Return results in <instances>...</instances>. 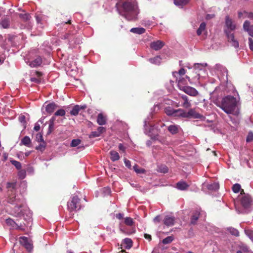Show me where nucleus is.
<instances>
[{
	"label": "nucleus",
	"mask_w": 253,
	"mask_h": 253,
	"mask_svg": "<svg viewBox=\"0 0 253 253\" xmlns=\"http://www.w3.org/2000/svg\"><path fill=\"white\" fill-rule=\"evenodd\" d=\"M97 131H92L91 133L89 135V138H94L100 136V134L98 133Z\"/></svg>",
	"instance_id": "47"
},
{
	"label": "nucleus",
	"mask_w": 253,
	"mask_h": 253,
	"mask_svg": "<svg viewBox=\"0 0 253 253\" xmlns=\"http://www.w3.org/2000/svg\"><path fill=\"white\" fill-rule=\"evenodd\" d=\"M179 126L177 125H170L168 126V130L172 134H176L178 131Z\"/></svg>",
	"instance_id": "26"
},
{
	"label": "nucleus",
	"mask_w": 253,
	"mask_h": 253,
	"mask_svg": "<svg viewBox=\"0 0 253 253\" xmlns=\"http://www.w3.org/2000/svg\"><path fill=\"white\" fill-rule=\"evenodd\" d=\"M133 169L136 172V173L138 174L144 173L145 172V170L143 169L139 168L138 166L135 164L133 167Z\"/></svg>",
	"instance_id": "38"
},
{
	"label": "nucleus",
	"mask_w": 253,
	"mask_h": 253,
	"mask_svg": "<svg viewBox=\"0 0 253 253\" xmlns=\"http://www.w3.org/2000/svg\"><path fill=\"white\" fill-rule=\"evenodd\" d=\"M145 29L142 27L132 28L130 29V32L137 34H142L145 32Z\"/></svg>",
	"instance_id": "24"
},
{
	"label": "nucleus",
	"mask_w": 253,
	"mask_h": 253,
	"mask_svg": "<svg viewBox=\"0 0 253 253\" xmlns=\"http://www.w3.org/2000/svg\"><path fill=\"white\" fill-rule=\"evenodd\" d=\"M152 22L150 21L149 20H144L143 21L142 24H144L145 26H150L152 24Z\"/></svg>",
	"instance_id": "60"
},
{
	"label": "nucleus",
	"mask_w": 253,
	"mask_h": 253,
	"mask_svg": "<svg viewBox=\"0 0 253 253\" xmlns=\"http://www.w3.org/2000/svg\"><path fill=\"white\" fill-rule=\"evenodd\" d=\"M56 116H54L50 119L49 122L48 133H50L54 129V122L56 121Z\"/></svg>",
	"instance_id": "22"
},
{
	"label": "nucleus",
	"mask_w": 253,
	"mask_h": 253,
	"mask_svg": "<svg viewBox=\"0 0 253 253\" xmlns=\"http://www.w3.org/2000/svg\"><path fill=\"white\" fill-rule=\"evenodd\" d=\"M250 23L249 21H245L243 24V28L245 31H247L249 33V34L251 36H253V33L251 31V30L250 29Z\"/></svg>",
	"instance_id": "32"
},
{
	"label": "nucleus",
	"mask_w": 253,
	"mask_h": 253,
	"mask_svg": "<svg viewBox=\"0 0 253 253\" xmlns=\"http://www.w3.org/2000/svg\"><path fill=\"white\" fill-rule=\"evenodd\" d=\"M81 141L80 139H73V140H72V141L71 142V146L73 147H76V146H78L81 143Z\"/></svg>",
	"instance_id": "45"
},
{
	"label": "nucleus",
	"mask_w": 253,
	"mask_h": 253,
	"mask_svg": "<svg viewBox=\"0 0 253 253\" xmlns=\"http://www.w3.org/2000/svg\"><path fill=\"white\" fill-rule=\"evenodd\" d=\"M34 129L36 131H39L40 130V125L38 123V122H37V123H36L35 124L34 127Z\"/></svg>",
	"instance_id": "61"
},
{
	"label": "nucleus",
	"mask_w": 253,
	"mask_h": 253,
	"mask_svg": "<svg viewBox=\"0 0 253 253\" xmlns=\"http://www.w3.org/2000/svg\"><path fill=\"white\" fill-rule=\"evenodd\" d=\"M16 182H7L6 184V188L10 190L11 193H13L16 190Z\"/></svg>",
	"instance_id": "29"
},
{
	"label": "nucleus",
	"mask_w": 253,
	"mask_h": 253,
	"mask_svg": "<svg viewBox=\"0 0 253 253\" xmlns=\"http://www.w3.org/2000/svg\"><path fill=\"white\" fill-rule=\"evenodd\" d=\"M189 1V0H174V3L176 6L182 7L184 5H186Z\"/></svg>",
	"instance_id": "31"
},
{
	"label": "nucleus",
	"mask_w": 253,
	"mask_h": 253,
	"mask_svg": "<svg viewBox=\"0 0 253 253\" xmlns=\"http://www.w3.org/2000/svg\"><path fill=\"white\" fill-rule=\"evenodd\" d=\"M181 109H174L171 107H167L165 109V112L168 116H171L173 117H180Z\"/></svg>",
	"instance_id": "11"
},
{
	"label": "nucleus",
	"mask_w": 253,
	"mask_h": 253,
	"mask_svg": "<svg viewBox=\"0 0 253 253\" xmlns=\"http://www.w3.org/2000/svg\"><path fill=\"white\" fill-rule=\"evenodd\" d=\"M249 44L250 49L253 51V40L251 38H249Z\"/></svg>",
	"instance_id": "53"
},
{
	"label": "nucleus",
	"mask_w": 253,
	"mask_h": 253,
	"mask_svg": "<svg viewBox=\"0 0 253 253\" xmlns=\"http://www.w3.org/2000/svg\"><path fill=\"white\" fill-rule=\"evenodd\" d=\"M42 62H44V60L41 57L39 56L35 59L33 63H42Z\"/></svg>",
	"instance_id": "50"
},
{
	"label": "nucleus",
	"mask_w": 253,
	"mask_h": 253,
	"mask_svg": "<svg viewBox=\"0 0 253 253\" xmlns=\"http://www.w3.org/2000/svg\"><path fill=\"white\" fill-rule=\"evenodd\" d=\"M161 58L160 56H157L153 58H150L149 61L152 63H159Z\"/></svg>",
	"instance_id": "43"
},
{
	"label": "nucleus",
	"mask_w": 253,
	"mask_h": 253,
	"mask_svg": "<svg viewBox=\"0 0 253 253\" xmlns=\"http://www.w3.org/2000/svg\"><path fill=\"white\" fill-rule=\"evenodd\" d=\"M67 206L70 211L79 210L81 209L80 199L77 196H74L68 203Z\"/></svg>",
	"instance_id": "7"
},
{
	"label": "nucleus",
	"mask_w": 253,
	"mask_h": 253,
	"mask_svg": "<svg viewBox=\"0 0 253 253\" xmlns=\"http://www.w3.org/2000/svg\"><path fill=\"white\" fill-rule=\"evenodd\" d=\"M119 149L123 152L125 151L126 150V148L124 147L123 144L121 143L119 144Z\"/></svg>",
	"instance_id": "64"
},
{
	"label": "nucleus",
	"mask_w": 253,
	"mask_h": 253,
	"mask_svg": "<svg viewBox=\"0 0 253 253\" xmlns=\"http://www.w3.org/2000/svg\"><path fill=\"white\" fill-rule=\"evenodd\" d=\"M6 224L8 226L10 229H16L18 230H23V228L21 226H19L16 222L11 218H7L5 220Z\"/></svg>",
	"instance_id": "13"
},
{
	"label": "nucleus",
	"mask_w": 253,
	"mask_h": 253,
	"mask_svg": "<svg viewBox=\"0 0 253 253\" xmlns=\"http://www.w3.org/2000/svg\"><path fill=\"white\" fill-rule=\"evenodd\" d=\"M168 168L165 165H161L158 167V171L162 173H167L168 172Z\"/></svg>",
	"instance_id": "41"
},
{
	"label": "nucleus",
	"mask_w": 253,
	"mask_h": 253,
	"mask_svg": "<svg viewBox=\"0 0 253 253\" xmlns=\"http://www.w3.org/2000/svg\"><path fill=\"white\" fill-rule=\"evenodd\" d=\"M10 162L17 169L19 170L21 169V164L19 162L14 160H10Z\"/></svg>",
	"instance_id": "37"
},
{
	"label": "nucleus",
	"mask_w": 253,
	"mask_h": 253,
	"mask_svg": "<svg viewBox=\"0 0 253 253\" xmlns=\"http://www.w3.org/2000/svg\"><path fill=\"white\" fill-rule=\"evenodd\" d=\"M182 79L178 81V86L179 88L189 95L196 96L198 94V91L194 87L190 86L183 85Z\"/></svg>",
	"instance_id": "5"
},
{
	"label": "nucleus",
	"mask_w": 253,
	"mask_h": 253,
	"mask_svg": "<svg viewBox=\"0 0 253 253\" xmlns=\"http://www.w3.org/2000/svg\"><path fill=\"white\" fill-rule=\"evenodd\" d=\"M243 192V190H242L241 195L239 196V199L242 206L247 209L250 206L252 200L250 196L248 194H245V193L243 194L242 192Z\"/></svg>",
	"instance_id": "8"
},
{
	"label": "nucleus",
	"mask_w": 253,
	"mask_h": 253,
	"mask_svg": "<svg viewBox=\"0 0 253 253\" xmlns=\"http://www.w3.org/2000/svg\"><path fill=\"white\" fill-rule=\"evenodd\" d=\"M227 230L232 235L235 236H239V232L238 230L233 227H230L227 228Z\"/></svg>",
	"instance_id": "34"
},
{
	"label": "nucleus",
	"mask_w": 253,
	"mask_h": 253,
	"mask_svg": "<svg viewBox=\"0 0 253 253\" xmlns=\"http://www.w3.org/2000/svg\"><path fill=\"white\" fill-rule=\"evenodd\" d=\"M57 105L54 102L47 104L45 107V111L49 114H51L55 110Z\"/></svg>",
	"instance_id": "18"
},
{
	"label": "nucleus",
	"mask_w": 253,
	"mask_h": 253,
	"mask_svg": "<svg viewBox=\"0 0 253 253\" xmlns=\"http://www.w3.org/2000/svg\"><path fill=\"white\" fill-rule=\"evenodd\" d=\"M31 74L32 76H35L36 77H31L30 78V81L32 82H34L36 84H39L41 82V77L42 76V73L37 71H34L33 70L31 72Z\"/></svg>",
	"instance_id": "10"
},
{
	"label": "nucleus",
	"mask_w": 253,
	"mask_h": 253,
	"mask_svg": "<svg viewBox=\"0 0 253 253\" xmlns=\"http://www.w3.org/2000/svg\"><path fill=\"white\" fill-rule=\"evenodd\" d=\"M18 16L25 22H29L31 18L30 14L28 13H19L18 14Z\"/></svg>",
	"instance_id": "28"
},
{
	"label": "nucleus",
	"mask_w": 253,
	"mask_h": 253,
	"mask_svg": "<svg viewBox=\"0 0 253 253\" xmlns=\"http://www.w3.org/2000/svg\"><path fill=\"white\" fill-rule=\"evenodd\" d=\"M8 202L15 205L14 210L16 216H23L26 220H30L31 219V213L29 209L25 208L23 210H20V208L24 207L25 203V199L22 194L11 195L9 196Z\"/></svg>",
	"instance_id": "2"
},
{
	"label": "nucleus",
	"mask_w": 253,
	"mask_h": 253,
	"mask_svg": "<svg viewBox=\"0 0 253 253\" xmlns=\"http://www.w3.org/2000/svg\"><path fill=\"white\" fill-rule=\"evenodd\" d=\"M124 223L129 226H131L134 224L133 220L132 218L127 217L125 218Z\"/></svg>",
	"instance_id": "40"
},
{
	"label": "nucleus",
	"mask_w": 253,
	"mask_h": 253,
	"mask_svg": "<svg viewBox=\"0 0 253 253\" xmlns=\"http://www.w3.org/2000/svg\"><path fill=\"white\" fill-rule=\"evenodd\" d=\"M66 112L64 109H59L57 110L54 114L55 116H64L65 115Z\"/></svg>",
	"instance_id": "44"
},
{
	"label": "nucleus",
	"mask_w": 253,
	"mask_h": 253,
	"mask_svg": "<svg viewBox=\"0 0 253 253\" xmlns=\"http://www.w3.org/2000/svg\"><path fill=\"white\" fill-rule=\"evenodd\" d=\"M36 150H40V151H42L44 150L45 149V145H44V143H43L42 142V144H40V145H39L38 146H37L36 147Z\"/></svg>",
	"instance_id": "48"
},
{
	"label": "nucleus",
	"mask_w": 253,
	"mask_h": 253,
	"mask_svg": "<svg viewBox=\"0 0 253 253\" xmlns=\"http://www.w3.org/2000/svg\"><path fill=\"white\" fill-rule=\"evenodd\" d=\"M241 189V185L238 183H236L233 185L232 190L235 193L239 192Z\"/></svg>",
	"instance_id": "42"
},
{
	"label": "nucleus",
	"mask_w": 253,
	"mask_h": 253,
	"mask_svg": "<svg viewBox=\"0 0 253 253\" xmlns=\"http://www.w3.org/2000/svg\"><path fill=\"white\" fill-rule=\"evenodd\" d=\"M237 98L231 95H227L222 98L217 106L227 114L237 115Z\"/></svg>",
	"instance_id": "3"
},
{
	"label": "nucleus",
	"mask_w": 253,
	"mask_h": 253,
	"mask_svg": "<svg viewBox=\"0 0 253 253\" xmlns=\"http://www.w3.org/2000/svg\"><path fill=\"white\" fill-rule=\"evenodd\" d=\"M97 123L100 126H102L106 124V119L101 113L99 114L97 116Z\"/></svg>",
	"instance_id": "23"
},
{
	"label": "nucleus",
	"mask_w": 253,
	"mask_h": 253,
	"mask_svg": "<svg viewBox=\"0 0 253 253\" xmlns=\"http://www.w3.org/2000/svg\"><path fill=\"white\" fill-rule=\"evenodd\" d=\"M189 187V185L184 181H180L177 183L176 188L180 190H185Z\"/></svg>",
	"instance_id": "17"
},
{
	"label": "nucleus",
	"mask_w": 253,
	"mask_h": 253,
	"mask_svg": "<svg viewBox=\"0 0 253 253\" xmlns=\"http://www.w3.org/2000/svg\"><path fill=\"white\" fill-rule=\"evenodd\" d=\"M0 25L3 28H9L10 26V20L8 18L4 17L0 21Z\"/></svg>",
	"instance_id": "20"
},
{
	"label": "nucleus",
	"mask_w": 253,
	"mask_h": 253,
	"mask_svg": "<svg viewBox=\"0 0 253 253\" xmlns=\"http://www.w3.org/2000/svg\"><path fill=\"white\" fill-rule=\"evenodd\" d=\"M207 187L209 190L216 191L219 189V185L217 182H213L207 184Z\"/></svg>",
	"instance_id": "27"
},
{
	"label": "nucleus",
	"mask_w": 253,
	"mask_h": 253,
	"mask_svg": "<svg viewBox=\"0 0 253 253\" xmlns=\"http://www.w3.org/2000/svg\"><path fill=\"white\" fill-rule=\"evenodd\" d=\"M19 241L20 244L24 246L28 251L30 252L32 250V244L29 241L27 237H20Z\"/></svg>",
	"instance_id": "9"
},
{
	"label": "nucleus",
	"mask_w": 253,
	"mask_h": 253,
	"mask_svg": "<svg viewBox=\"0 0 253 253\" xmlns=\"http://www.w3.org/2000/svg\"><path fill=\"white\" fill-rule=\"evenodd\" d=\"M165 45V43L160 40L155 41L151 42L150 46L151 49L158 51L161 49Z\"/></svg>",
	"instance_id": "12"
},
{
	"label": "nucleus",
	"mask_w": 253,
	"mask_h": 253,
	"mask_svg": "<svg viewBox=\"0 0 253 253\" xmlns=\"http://www.w3.org/2000/svg\"><path fill=\"white\" fill-rule=\"evenodd\" d=\"M151 114H150V116H148L147 117V119H146L144 121V126L145 128L146 127V126H147L148 125H149V120H150V118L151 117Z\"/></svg>",
	"instance_id": "54"
},
{
	"label": "nucleus",
	"mask_w": 253,
	"mask_h": 253,
	"mask_svg": "<svg viewBox=\"0 0 253 253\" xmlns=\"http://www.w3.org/2000/svg\"><path fill=\"white\" fill-rule=\"evenodd\" d=\"M175 218L173 216L167 215L164 219V223L168 226H171L174 225Z\"/></svg>",
	"instance_id": "15"
},
{
	"label": "nucleus",
	"mask_w": 253,
	"mask_h": 253,
	"mask_svg": "<svg viewBox=\"0 0 253 253\" xmlns=\"http://www.w3.org/2000/svg\"><path fill=\"white\" fill-rule=\"evenodd\" d=\"M18 177L19 179H23L26 177V171L25 169H19L17 173Z\"/></svg>",
	"instance_id": "36"
},
{
	"label": "nucleus",
	"mask_w": 253,
	"mask_h": 253,
	"mask_svg": "<svg viewBox=\"0 0 253 253\" xmlns=\"http://www.w3.org/2000/svg\"><path fill=\"white\" fill-rule=\"evenodd\" d=\"M124 163H125L126 167L128 168V169H130L131 168V162H130V161L126 159H124Z\"/></svg>",
	"instance_id": "52"
},
{
	"label": "nucleus",
	"mask_w": 253,
	"mask_h": 253,
	"mask_svg": "<svg viewBox=\"0 0 253 253\" xmlns=\"http://www.w3.org/2000/svg\"><path fill=\"white\" fill-rule=\"evenodd\" d=\"M161 220L160 215H157L154 218L153 221L155 223H159L161 221Z\"/></svg>",
	"instance_id": "59"
},
{
	"label": "nucleus",
	"mask_w": 253,
	"mask_h": 253,
	"mask_svg": "<svg viewBox=\"0 0 253 253\" xmlns=\"http://www.w3.org/2000/svg\"><path fill=\"white\" fill-rule=\"evenodd\" d=\"M19 121L21 123H25V117L24 115H21L19 117Z\"/></svg>",
	"instance_id": "58"
},
{
	"label": "nucleus",
	"mask_w": 253,
	"mask_h": 253,
	"mask_svg": "<svg viewBox=\"0 0 253 253\" xmlns=\"http://www.w3.org/2000/svg\"><path fill=\"white\" fill-rule=\"evenodd\" d=\"M80 106L76 105L74 106L72 110L70 111V114L72 116H77L78 115L79 111H80Z\"/></svg>",
	"instance_id": "33"
},
{
	"label": "nucleus",
	"mask_w": 253,
	"mask_h": 253,
	"mask_svg": "<svg viewBox=\"0 0 253 253\" xmlns=\"http://www.w3.org/2000/svg\"><path fill=\"white\" fill-rule=\"evenodd\" d=\"M252 140H253V133L252 132H250L249 133L247 138L246 141L247 142H251Z\"/></svg>",
	"instance_id": "49"
},
{
	"label": "nucleus",
	"mask_w": 253,
	"mask_h": 253,
	"mask_svg": "<svg viewBox=\"0 0 253 253\" xmlns=\"http://www.w3.org/2000/svg\"><path fill=\"white\" fill-rule=\"evenodd\" d=\"M245 233L247 236L251 240L253 238V231L251 230H245Z\"/></svg>",
	"instance_id": "46"
},
{
	"label": "nucleus",
	"mask_w": 253,
	"mask_h": 253,
	"mask_svg": "<svg viewBox=\"0 0 253 253\" xmlns=\"http://www.w3.org/2000/svg\"><path fill=\"white\" fill-rule=\"evenodd\" d=\"M122 246L126 249H130L132 246L131 239L128 238H125L122 242Z\"/></svg>",
	"instance_id": "16"
},
{
	"label": "nucleus",
	"mask_w": 253,
	"mask_h": 253,
	"mask_svg": "<svg viewBox=\"0 0 253 253\" xmlns=\"http://www.w3.org/2000/svg\"><path fill=\"white\" fill-rule=\"evenodd\" d=\"M103 192L105 195H109L111 193V190L108 187H105L103 189Z\"/></svg>",
	"instance_id": "57"
},
{
	"label": "nucleus",
	"mask_w": 253,
	"mask_h": 253,
	"mask_svg": "<svg viewBox=\"0 0 253 253\" xmlns=\"http://www.w3.org/2000/svg\"><path fill=\"white\" fill-rule=\"evenodd\" d=\"M173 239L174 238L172 236H168L163 240L162 243L165 245L168 244L172 242Z\"/></svg>",
	"instance_id": "39"
},
{
	"label": "nucleus",
	"mask_w": 253,
	"mask_h": 253,
	"mask_svg": "<svg viewBox=\"0 0 253 253\" xmlns=\"http://www.w3.org/2000/svg\"><path fill=\"white\" fill-rule=\"evenodd\" d=\"M201 211L200 209H197L193 212L190 219V223L191 224L194 225L196 223L197 221L199 218L200 215L201 214Z\"/></svg>",
	"instance_id": "14"
},
{
	"label": "nucleus",
	"mask_w": 253,
	"mask_h": 253,
	"mask_svg": "<svg viewBox=\"0 0 253 253\" xmlns=\"http://www.w3.org/2000/svg\"><path fill=\"white\" fill-rule=\"evenodd\" d=\"M181 98L183 100V102L182 104V106L185 108H188L191 106V103L188 100V97L185 95H182Z\"/></svg>",
	"instance_id": "25"
},
{
	"label": "nucleus",
	"mask_w": 253,
	"mask_h": 253,
	"mask_svg": "<svg viewBox=\"0 0 253 253\" xmlns=\"http://www.w3.org/2000/svg\"><path fill=\"white\" fill-rule=\"evenodd\" d=\"M173 75L176 78V80H178V78H179L178 80L181 78V76L184 75L185 74V70L183 68H181L178 72H173L172 73ZM182 82L183 83V78H182Z\"/></svg>",
	"instance_id": "19"
},
{
	"label": "nucleus",
	"mask_w": 253,
	"mask_h": 253,
	"mask_svg": "<svg viewBox=\"0 0 253 253\" xmlns=\"http://www.w3.org/2000/svg\"><path fill=\"white\" fill-rule=\"evenodd\" d=\"M206 26V24L205 22H202L200 24L199 28L197 31V34L198 36L201 35L202 33L205 30Z\"/></svg>",
	"instance_id": "35"
},
{
	"label": "nucleus",
	"mask_w": 253,
	"mask_h": 253,
	"mask_svg": "<svg viewBox=\"0 0 253 253\" xmlns=\"http://www.w3.org/2000/svg\"><path fill=\"white\" fill-rule=\"evenodd\" d=\"M106 130V129L103 126H99L97 128V132H99L98 133L100 134V135L104 132H105Z\"/></svg>",
	"instance_id": "51"
},
{
	"label": "nucleus",
	"mask_w": 253,
	"mask_h": 253,
	"mask_svg": "<svg viewBox=\"0 0 253 253\" xmlns=\"http://www.w3.org/2000/svg\"><path fill=\"white\" fill-rule=\"evenodd\" d=\"M110 159L112 161L115 162L120 159V155L119 153L114 150H112L110 152Z\"/></svg>",
	"instance_id": "21"
},
{
	"label": "nucleus",
	"mask_w": 253,
	"mask_h": 253,
	"mask_svg": "<svg viewBox=\"0 0 253 253\" xmlns=\"http://www.w3.org/2000/svg\"><path fill=\"white\" fill-rule=\"evenodd\" d=\"M36 138L39 141H41V142H42L43 143H44L43 137H42V135L41 134H37Z\"/></svg>",
	"instance_id": "56"
},
{
	"label": "nucleus",
	"mask_w": 253,
	"mask_h": 253,
	"mask_svg": "<svg viewBox=\"0 0 253 253\" xmlns=\"http://www.w3.org/2000/svg\"><path fill=\"white\" fill-rule=\"evenodd\" d=\"M240 248L242 250L241 251H243L244 252H248L249 251L248 247L245 245H242Z\"/></svg>",
	"instance_id": "55"
},
{
	"label": "nucleus",
	"mask_w": 253,
	"mask_h": 253,
	"mask_svg": "<svg viewBox=\"0 0 253 253\" xmlns=\"http://www.w3.org/2000/svg\"><path fill=\"white\" fill-rule=\"evenodd\" d=\"M180 117L184 118H193L194 119H201L203 116L196 112L194 109H190L188 112H186L183 109H181Z\"/></svg>",
	"instance_id": "6"
},
{
	"label": "nucleus",
	"mask_w": 253,
	"mask_h": 253,
	"mask_svg": "<svg viewBox=\"0 0 253 253\" xmlns=\"http://www.w3.org/2000/svg\"><path fill=\"white\" fill-rule=\"evenodd\" d=\"M144 237L146 239L148 240L149 241H150L151 240V236L148 234H144Z\"/></svg>",
	"instance_id": "63"
},
{
	"label": "nucleus",
	"mask_w": 253,
	"mask_h": 253,
	"mask_svg": "<svg viewBox=\"0 0 253 253\" xmlns=\"http://www.w3.org/2000/svg\"><path fill=\"white\" fill-rule=\"evenodd\" d=\"M236 29V25L233 20L228 15H226L225 18V28L224 29L228 42L235 47H239V42L235 39L234 35L231 32Z\"/></svg>",
	"instance_id": "4"
},
{
	"label": "nucleus",
	"mask_w": 253,
	"mask_h": 253,
	"mask_svg": "<svg viewBox=\"0 0 253 253\" xmlns=\"http://www.w3.org/2000/svg\"><path fill=\"white\" fill-rule=\"evenodd\" d=\"M31 141L29 136H24L21 141V144L26 146L27 147H30L31 144Z\"/></svg>",
	"instance_id": "30"
},
{
	"label": "nucleus",
	"mask_w": 253,
	"mask_h": 253,
	"mask_svg": "<svg viewBox=\"0 0 253 253\" xmlns=\"http://www.w3.org/2000/svg\"><path fill=\"white\" fill-rule=\"evenodd\" d=\"M120 14L129 21H135L138 19L140 10L136 0H123Z\"/></svg>",
	"instance_id": "1"
},
{
	"label": "nucleus",
	"mask_w": 253,
	"mask_h": 253,
	"mask_svg": "<svg viewBox=\"0 0 253 253\" xmlns=\"http://www.w3.org/2000/svg\"><path fill=\"white\" fill-rule=\"evenodd\" d=\"M151 139L154 140H159V136L158 134L151 135Z\"/></svg>",
	"instance_id": "62"
}]
</instances>
